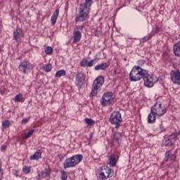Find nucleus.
<instances>
[{"label": "nucleus", "mask_w": 180, "mask_h": 180, "mask_svg": "<svg viewBox=\"0 0 180 180\" xmlns=\"http://www.w3.org/2000/svg\"><path fill=\"white\" fill-rule=\"evenodd\" d=\"M92 0H85V2L80 4L78 10V15L75 18V22H85L89 19Z\"/></svg>", "instance_id": "f257e3e1"}, {"label": "nucleus", "mask_w": 180, "mask_h": 180, "mask_svg": "<svg viewBox=\"0 0 180 180\" xmlns=\"http://www.w3.org/2000/svg\"><path fill=\"white\" fill-rule=\"evenodd\" d=\"M105 84V77L103 76H98L93 82L91 86V91L90 93V96L94 98L96 96L99 92H101V89L102 85Z\"/></svg>", "instance_id": "f03ea898"}, {"label": "nucleus", "mask_w": 180, "mask_h": 180, "mask_svg": "<svg viewBox=\"0 0 180 180\" xmlns=\"http://www.w3.org/2000/svg\"><path fill=\"white\" fill-rule=\"evenodd\" d=\"M84 160V156L82 155H75L66 159L63 163V167L65 169L67 168H74L76 165H78Z\"/></svg>", "instance_id": "7ed1b4c3"}, {"label": "nucleus", "mask_w": 180, "mask_h": 180, "mask_svg": "<svg viewBox=\"0 0 180 180\" xmlns=\"http://www.w3.org/2000/svg\"><path fill=\"white\" fill-rule=\"evenodd\" d=\"M123 119L122 118V114L119 111H114L110 116V122L115 126V129H119L120 124H122Z\"/></svg>", "instance_id": "20e7f679"}, {"label": "nucleus", "mask_w": 180, "mask_h": 180, "mask_svg": "<svg viewBox=\"0 0 180 180\" xmlns=\"http://www.w3.org/2000/svg\"><path fill=\"white\" fill-rule=\"evenodd\" d=\"M112 102H114L113 93L111 91L104 93L101 99L100 100V103L103 107L110 106Z\"/></svg>", "instance_id": "39448f33"}, {"label": "nucleus", "mask_w": 180, "mask_h": 180, "mask_svg": "<svg viewBox=\"0 0 180 180\" xmlns=\"http://www.w3.org/2000/svg\"><path fill=\"white\" fill-rule=\"evenodd\" d=\"M150 110H152L153 113L156 114L158 117L164 116V115L167 113V108L160 103H157L155 105H154L150 108Z\"/></svg>", "instance_id": "423d86ee"}, {"label": "nucleus", "mask_w": 180, "mask_h": 180, "mask_svg": "<svg viewBox=\"0 0 180 180\" xmlns=\"http://www.w3.org/2000/svg\"><path fill=\"white\" fill-rule=\"evenodd\" d=\"M145 86L148 88H153L154 86V84L158 82V79L154 75H150V74H147L145 77L143 79Z\"/></svg>", "instance_id": "0eeeda50"}, {"label": "nucleus", "mask_w": 180, "mask_h": 180, "mask_svg": "<svg viewBox=\"0 0 180 180\" xmlns=\"http://www.w3.org/2000/svg\"><path fill=\"white\" fill-rule=\"evenodd\" d=\"M19 70L23 74H29L33 70V65L28 61H23L20 64Z\"/></svg>", "instance_id": "6e6552de"}, {"label": "nucleus", "mask_w": 180, "mask_h": 180, "mask_svg": "<svg viewBox=\"0 0 180 180\" xmlns=\"http://www.w3.org/2000/svg\"><path fill=\"white\" fill-rule=\"evenodd\" d=\"M122 139H123V134L115 131L112 135V146H115V147H120V144H122Z\"/></svg>", "instance_id": "1a4fd4ad"}, {"label": "nucleus", "mask_w": 180, "mask_h": 180, "mask_svg": "<svg viewBox=\"0 0 180 180\" xmlns=\"http://www.w3.org/2000/svg\"><path fill=\"white\" fill-rule=\"evenodd\" d=\"M86 77H85V75H84V72H79L76 75V79H75V84L77 86H78L79 89L82 88L84 85L85 84V79Z\"/></svg>", "instance_id": "9d476101"}, {"label": "nucleus", "mask_w": 180, "mask_h": 180, "mask_svg": "<svg viewBox=\"0 0 180 180\" xmlns=\"http://www.w3.org/2000/svg\"><path fill=\"white\" fill-rule=\"evenodd\" d=\"M176 137H178V133H173L166 139L164 146L165 147H171V146H174V143L176 141Z\"/></svg>", "instance_id": "9b49d317"}, {"label": "nucleus", "mask_w": 180, "mask_h": 180, "mask_svg": "<svg viewBox=\"0 0 180 180\" xmlns=\"http://www.w3.org/2000/svg\"><path fill=\"white\" fill-rule=\"evenodd\" d=\"M137 70H139V68H136V65L132 68L129 73V79L131 82H137V81H140V77H139Z\"/></svg>", "instance_id": "f8f14e48"}, {"label": "nucleus", "mask_w": 180, "mask_h": 180, "mask_svg": "<svg viewBox=\"0 0 180 180\" xmlns=\"http://www.w3.org/2000/svg\"><path fill=\"white\" fill-rule=\"evenodd\" d=\"M170 77L172 82L180 85V72L177 70H172L170 72Z\"/></svg>", "instance_id": "ddd939ff"}, {"label": "nucleus", "mask_w": 180, "mask_h": 180, "mask_svg": "<svg viewBox=\"0 0 180 180\" xmlns=\"http://www.w3.org/2000/svg\"><path fill=\"white\" fill-rule=\"evenodd\" d=\"M22 37H23L22 30L17 29L13 32V39L15 40L17 43H20V41H22Z\"/></svg>", "instance_id": "4468645a"}, {"label": "nucleus", "mask_w": 180, "mask_h": 180, "mask_svg": "<svg viewBox=\"0 0 180 180\" xmlns=\"http://www.w3.org/2000/svg\"><path fill=\"white\" fill-rule=\"evenodd\" d=\"M136 68L137 69V72H138V77L140 79H143L146 75L148 74V70H146L143 68H141V67L136 65Z\"/></svg>", "instance_id": "2eb2a0df"}, {"label": "nucleus", "mask_w": 180, "mask_h": 180, "mask_svg": "<svg viewBox=\"0 0 180 180\" xmlns=\"http://www.w3.org/2000/svg\"><path fill=\"white\" fill-rule=\"evenodd\" d=\"M109 63H103L95 66V71H106L109 68Z\"/></svg>", "instance_id": "dca6fc26"}, {"label": "nucleus", "mask_w": 180, "mask_h": 180, "mask_svg": "<svg viewBox=\"0 0 180 180\" xmlns=\"http://www.w3.org/2000/svg\"><path fill=\"white\" fill-rule=\"evenodd\" d=\"M106 166H103L101 168L100 173L98 176V180H106L108 179V176H106Z\"/></svg>", "instance_id": "f3484780"}, {"label": "nucleus", "mask_w": 180, "mask_h": 180, "mask_svg": "<svg viewBox=\"0 0 180 180\" xmlns=\"http://www.w3.org/2000/svg\"><path fill=\"white\" fill-rule=\"evenodd\" d=\"M82 37V34L80 31L74 30L73 31V43H78Z\"/></svg>", "instance_id": "a211bd4d"}, {"label": "nucleus", "mask_w": 180, "mask_h": 180, "mask_svg": "<svg viewBox=\"0 0 180 180\" xmlns=\"http://www.w3.org/2000/svg\"><path fill=\"white\" fill-rule=\"evenodd\" d=\"M58 15H60V10L59 9H56L51 18V25L52 26H54V25H56V22H57V18H58Z\"/></svg>", "instance_id": "6ab92c4d"}, {"label": "nucleus", "mask_w": 180, "mask_h": 180, "mask_svg": "<svg viewBox=\"0 0 180 180\" xmlns=\"http://www.w3.org/2000/svg\"><path fill=\"white\" fill-rule=\"evenodd\" d=\"M173 51L176 57H180V41L173 45Z\"/></svg>", "instance_id": "aec40b11"}, {"label": "nucleus", "mask_w": 180, "mask_h": 180, "mask_svg": "<svg viewBox=\"0 0 180 180\" xmlns=\"http://www.w3.org/2000/svg\"><path fill=\"white\" fill-rule=\"evenodd\" d=\"M157 119V115L150 110V112L148 116V123H155V120Z\"/></svg>", "instance_id": "412c9836"}, {"label": "nucleus", "mask_w": 180, "mask_h": 180, "mask_svg": "<svg viewBox=\"0 0 180 180\" xmlns=\"http://www.w3.org/2000/svg\"><path fill=\"white\" fill-rule=\"evenodd\" d=\"M170 158H173L174 161L176 160V157L175 156V155H172V153H171V150H167L165 155V162H167V161H169Z\"/></svg>", "instance_id": "4be33fe9"}, {"label": "nucleus", "mask_w": 180, "mask_h": 180, "mask_svg": "<svg viewBox=\"0 0 180 180\" xmlns=\"http://www.w3.org/2000/svg\"><path fill=\"white\" fill-rule=\"evenodd\" d=\"M39 158H41V152L40 151H37L35 152L32 156H30V159L31 161L33 160H37Z\"/></svg>", "instance_id": "5701e85b"}, {"label": "nucleus", "mask_w": 180, "mask_h": 180, "mask_svg": "<svg viewBox=\"0 0 180 180\" xmlns=\"http://www.w3.org/2000/svg\"><path fill=\"white\" fill-rule=\"evenodd\" d=\"M65 75H67V72H65L64 70L57 71L55 74L56 78H61V77H65Z\"/></svg>", "instance_id": "b1692460"}, {"label": "nucleus", "mask_w": 180, "mask_h": 180, "mask_svg": "<svg viewBox=\"0 0 180 180\" xmlns=\"http://www.w3.org/2000/svg\"><path fill=\"white\" fill-rule=\"evenodd\" d=\"M105 175L107 176V178H112V176H113V169H108V167H106Z\"/></svg>", "instance_id": "393cba45"}, {"label": "nucleus", "mask_w": 180, "mask_h": 180, "mask_svg": "<svg viewBox=\"0 0 180 180\" xmlns=\"http://www.w3.org/2000/svg\"><path fill=\"white\" fill-rule=\"evenodd\" d=\"M84 122L88 126H94L95 124V121L91 118H85Z\"/></svg>", "instance_id": "a878e982"}, {"label": "nucleus", "mask_w": 180, "mask_h": 180, "mask_svg": "<svg viewBox=\"0 0 180 180\" xmlns=\"http://www.w3.org/2000/svg\"><path fill=\"white\" fill-rule=\"evenodd\" d=\"M51 68H53V66L51 65V63H48L44 65V70L46 71V72H50L51 71Z\"/></svg>", "instance_id": "bb28decb"}, {"label": "nucleus", "mask_w": 180, "mask_h": 180, "mask_svg": "<svg viewBox=\"0 0 180 180\" xmlns=\"http://www.w3.org/2000/svg\"><path fill=\"white\" fill-rule=\"evenodd\" d=\"M2 126L4 129H8V127H11V122L8 120H6L2 122Z\"/></svg>", "instance_id": "cd10ccee"}, {"label": "nucleus", "mask_w": 180, "mask_h": 180, "mask_svg": "<svg viewBox=\"0 0 180 180\" xmlns=\"http://www.w3.org/2000/svg\"><path fill=\"white\" fill-rule=\"evenodd\" d=\"M60 179L61 180H67V178H68V176L67 175V172L63 170L60 172Z\"/></svg>", "instance_id": "c85d7f7f"}, {"label": "nucleus", "mask_w": 180, "mask_h": 180, "mask_svg": "<svg viewBox=\"0 0 180 180\" xmlns=\"http://www.w3.org/2000/svg\"><path fill=\"white\" fill-rule=\"evenodd\" d=\"M111 167H116V158L111 157L109 160Z\"/></svg>", "instance_id": "c756f323"}, {"label": "nucleus", "mask_w": 180, "mask_h": 180, "mask_svg": "<svg viewBox=\"0 0 180 180\" xmlns=\"http://www.w3.org/2000/svg\"><path fill=\"white\" fill-rule=\"evenodd\" d=\"M22 99H23V95L20 94H18L17 96H15V102H22Z\"/></svg>", "instance_id": "7c9ffc66"}, {"label": "nucleus", "mask_w": 180, "mask_h": 180, "mask_svg": "<svg viewBox=\"0 0 180 180\" xmlns=\"http://www.w3.org/2000/svg\"><path fill=\"white\" fill-rule=\"evenodd\" d=\"M44 52L46 53V54H51L53 53V47L47 46L45 49Z\"/></svg>", "instance_id": "2f4dec72"}, {"label": "nucleus", "mask_w": 180, "mask_h": 180, "mask_svg": "<svg viewBox=\"0 0 180 180\" xmlns=\"http://www.w3.org/2000/svg\"><path fill=\"white\" fill-rule=\"evenodd\" d=\"M80 67H88V60L86 59H82L80 62Z\"/></svg>", "instance_id": "473e14b6"}, {"label": "nucleus", "mask_w": 180, "mask_h": 180, "mask_svg": "<svg viewBox=\"0 0 180 180\" xmlns=\"http://www.w3.org/2000/svg\"><path fill=\"white\" fill-rule=\"evenodd\" d=\"M151 37H153V34H149L148 35H147L146 37H144L142 39V41L143 43H145V41H148V40H150V39H151Z\"/></svg>", "instance_id": "72a5a7b5"}, {"label": "nucleus", "mask_w": 180, "mask_h": 180, "mask_svg": "<svg viewBox=\"0 0 180 180\" xmlns=\"http://www.w3.org/2000/svg\"><path fill=\"white\" fill-rule=\"evenodd\" d=\"M33 133H34V129H31V130H30V131L27 132V134L24 136V139H29V137H30V136H32V135L33 134Z\"/></svg>", "instance_id": "f704fd0d"}, {"label": "nucleus", "mask_w": 180, "mask_h": 180, "mask_svg": "<svg viewBox=\"0 0 180 180\" xmlns=\"http://www.w3.org/2000/svg\"><path fill=\"white\" fill-rule=\"evenodd\" d=\"M37 177L39 179H43L44 178H46V176L45 173L44 172V171H42L38 174Z\"/></svg>", "instance_id": "c9c22d12"}, {"label": "nucleus", "mask_w": 180, "mask_h": 180, "mask_svg": "<svg viewBox=\"0 0 180 180\" xmlns=\"http://www.w3.org/2000/svg\"><path fill=\"white\" fill-rule=\"evenodd\" d=\"M96 59H92L89 62L87 63V67H94V65L96 64L95 63Z\"/></svg>", "instance_id": "e433bc0d"}, {"label": "nucleus", "mask_w": 180, "mask_h": 180, "mask_svg": "<svg viewBox=\"0 0 180 180\" xmlns=\"http://www.w3.org/2000/svg\"><path fill=\"white\" fill-rule=\"evenodd\" d=\"M22 172H25V174H29V172H30V167H24L22 168Z\"/></svg>", "instance_id": "4c0bfd02"}, {"label": "nucleus", "mask_w": 180, "mask_h": 180, "mask_svg": "<svg viewBox=\"0 0 180 180\" xmlns=\"http://www.w3.org/2000/svg\"><path fill=\"white\" fill-rule=\"evenodd\" d=\"M159 129L160 130V133H162V131H165V127H164V124H162V122H161L160 124H159Z\"/></svg>", "instance_id": "58836bf2"}, {"label": "nucleus", "mask_w": 180, "mask_h": 180, "mask_svg": "<svg viewBox=\"0 0 180 180\" xmlns=\"http://www.w3.org/2000/svg\"><path fill=\"white\" fill-rule=\"evenodd\" d=\"M161 30V27L156 26L155 28V32L152 34L153 36H154V34L158 33V32H160Z\"/></svg>", "instance_id": "ea45409f"}, {"label": "nucleus", "mask_w": 180, "mask_h": 180, "mask_svg": "<svg viewBox=\"0 0 180 180\" xmlns=\"http://www.w3.org/2000/svg\"><path fill=\"white\" fill-rule=\"evenodd\" d=\"M44 172L46 176H49V175H50V174L51 173V171L49 169H45V170H44Z\"/></svg>", "instance_id": "a19ab883"}, {"label": "nucleus", "mask_w": 180, "mask_h": 180, "mask_svg": "<svg viewBox=\"0 0 180 180\" xmlns=\"http://www.w3.org/2000/svg\"><path fill=\"white\" fill-rule=\"evenodd\" d=\"M44 172L46 176H49V175H50V174L51 173V171L49 169H45V170H44Z\"/></svg>", "instance_id": "79ce46f5"}, {"label": "nucleus", "mask_w": 180, "mask_h": 180, "mask_svg": "<svg viewBox=\"0 0 180 180\" xmlns=\"http://www.w3.org/2000/svg\"><path fill=\"white\" fill-rule=\"evenodd\" d=\"M2 176H4V170L2 169V165L0 164V180H2Z\"/></svg>", "instance_id": "37998d69"}, {"label": "nucleus", "mask_w": 180, "mask_h": 180, "mask_svg": "<svg viewBox=\"0 0 180 180\" xmlns=\"http://www.w3.org/2000/svg\"><path fill=\"white\" fill-rule=\"evenodd\" d=\"M30 118H23L21 121L22 124H26V123L29 122Z\"/></svg>", "instance_id": "c03bdc74"}, {"label": "nucleus", "mask_w": 180, "mask_h": 180, "mask_svg": "<svg viewBox=\"0 0 180 180\" xmlns=\"http://www.w3.org/2000/svg\"><path fill=\"white\" fill-rule=\"evenodd\" d=\"M0 92H1V95L4 94V92H5V86H1L0 87Z\"/></svg>", "instance_id": "a18cd8bd"}, {"label": "nucleus", "mask_w": 180, "mask_h": 180, "mask_svg": "<svg viewBox=\"0 0 180 180\" xmlns=\"http://www.w3.org/2000/svg\"><path fill=\"white\" fill-rule=\"evenodd\" d=\"M58 158H59L60 161H63L64 156H63V154L58 155Z\"/></svg>", "instance_id": "49530a36"}, {"label": "nucleus", "mask_w": 180, "mask_h": 180, "mask_svg": "<svg viewBox=\"0 0 180 180\" xmlns=\"http://www.w3.org/2000/svg\"><path fill=\"white\" fill-rule=\"evenodd\" d=\"M77 30H82L84 29V27L82 25H79L76 27Z\"/></svg>", "instance_id": "de8ad7c7"}, {"label": "nucleus", "mask_w": 180, "mask_h": 180, "mask_svg": "<svg viewBox=\"0 0 180 180\" xmlns=\"http://www.w3.org/2000/svg\"><path fill=\"white\" fill-rule=\"evenodd\" d=\"M1 150H6V146L4 145V146H1Z\"/></svg>", "instance_id": "09e8293b"}, {"label": "nucleus", "mask_w": 180, "mask_h": 180, "mask_svg": "<svg viewBox=\"0 0 180 180\" xmlns=\"http://www.w3.org/2000/svg\"><path fill=\"white\" fill-rule=\"evenodd\" d=\"M91 137H92V134H91Z\"/></svg>", "instance_id": "8fccbe9b"}, {"label": "nucleus", "mask_w": 180, "mask_h": 180, "mask_svg": "<svg viewBox=\"0 0 180 180\" xmlns=\"http://www.w3.org/2000/svg\"><path fill=\"white\" fill-rule=\"evenodd\" d=\"M126 60H127V59H126V58H124V60H125V61H126Z\"/></svg>", "instance_id": "3c124183"}]
</instances>
